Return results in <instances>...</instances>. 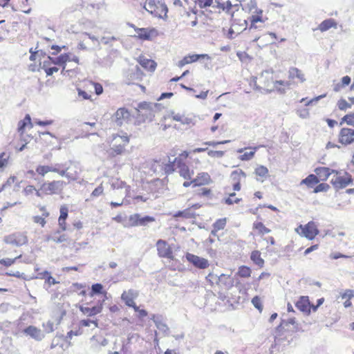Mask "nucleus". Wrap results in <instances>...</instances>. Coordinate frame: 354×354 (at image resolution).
<instances>
[{
	"label": "nucleus",
	"instance_id": "f257e3e1",
	"mask_svg": "<svg viewBox=\"0 0 354 354\" xmlns=\"http://www.w3.org/2000/svg\"><path fill=\"white\" fill-rule=\"evenodd\" d=\"M66 183L62 180H41L38 187L28 184L23 189V194L26 197L37 196L43 198L45 196L60 195L63 194Z\"/></svg>",
	"mask_w": 354,
	"mask_h": 354
},
{
	"label": "nucleus",
	"instance_id": "f03ea898",
	"mask_svg": "<svg viewBox=\"0 0 354 354\" xmlns=\"http://www.w3.org/2000/svg\"><path fill=\"white\" fill-rule=\"evenodd\" d=\"M131 135L124 131L113 133L108 139L109 147L106 150L107 158L109 159L123 156L127 152V147L130 143Z\"/></svg>",
	"mask_w": 354,
	"mask_h": 354
},
{
	"label": "nucleus",
	"instance_id": "7ed1b4c3",
	"mask_svg": "<svg viewBox=\"0 0 354 354\" xmlns=\"http://www.w3.org/2000/svg\"><path fill=\"white\" fill-rule=\"evenodd\" d=\"M274 75L269 71H264L258 77H252L250 84L254 85L255 89L261 92L270 93L274 91Z\"/></svg>",
	"mask_w": 354,
	"mask_h": 354
},
{
	"label": "nucleus",
	"instance_id": "20e7f679",
	"mask_svg": "<svg viewBox=\"0 0 354 354\" xmlns=\"http://www.w3.org/2000/svg\"><path fill=\"white\" fill-rule=\"evenodd\" d=\"M73 62L76 64V67L80 64L79 58L77 56H72L71 53H63L56 58H53L50 56H47L46 59L41 64V68L44 69L45 73L48 68H50L53 65H57L62 67L63 70L66 68L67 62Z\"/></svg>",
	"mask_w": 354,
	"mask_h": 354
},
{
	"label": "nucleus",
	"instance_id": "39448f33",
	"mask_svg": "<svg viewBox=\"0 0 354 354\" xmlns=\"http://www.w3.org/2000/svg\"><path fill=\"white\" fill-rule=\"evenodd\" d=\"M26 127H32L31 118L29 114H27L23 120L18 122L17 132L19 138H16L15 139L14 145L15 147L19 151H22L25 148L26 145L28 142V139H30L29 136L24 135L25 129Z\"/></svg>",
	"mask_w": 354,
	"mask_h": 354
},
{
	"label": "nucleus",
	"instance_id": "423d86ee",
	"mask_svg": "<svg viewBox=\"0 0 354 354\" xmlns=\"http://www.w3.org/2000/svg\"><path fill=\"white\" fill-rule=\"evenodd\" d=\"M191 120L185 117L183 114L172 111L170 114L163 117L160 124V129L163 131L169 128L177 129L178 127L175 122H178L180 124H189Z\"/></svg>",
	"mask_w": 354,
	"mask_h": 354
},
{
	"label": "nucleus",
	"instance_id": "0eeeda50",
	"mask_svg": "<svg viewBox=\"0 0 354 354\" xmlns=\"http://www.w3.org/2000/svg\"><path fill=\"white\" fill-rule=\"evenodd\" d=\"M189 154L188 151H183L173 160L180 176L185 180H190L194 174V170L191 169L185 162Z\"/></svg>",
	"mask_w": 354,
	"mask_h": 354
},
{
	"label": "nucleus",
	"instance_id": "6e6552de",
	"mask_svg": "<svg viewBox=\"0 0 354 354\" xmlns=\"http://www.w3.org/2000/svg\"><path fill=\"white\" fill-rule=\"evenodd\" d=\"M295 232L310 241L315 239L319 234L318 224L313 221H310L305 225L300 224L295 228Z\"/></svg>",
	"mask_w": 354,
	"mask_h": 354
},
{
	"label": "nucleus",
	"instance_id": "1a4fd4ad",
	"mask_svg": "<svg viewBox=\"0 0 354 354\" xmlns=\"http://www.w3.org/2000/svg\"><path fill=\"white\" fill-rule=\"evenodd\" d=\"M136 118L140 123L151 121L154 118V110L150 103L141 102L136 109Z\"/></svg>",
	"mask_w": 354,
	"mask_h": 354
},
{
	"label": "nucleus",
	"instance_id": "9d476101",
	"mask_svg": "<svg viewBox=\"0 0 354 354\" xmlns=\"http://www.w3.org/2000/svg\"><path fill=\"white\" fill-rule=\"evenodd\" d=\"M144 8L151 15L162 18L167 13V6L159 1L148 0L144 5Z\"/></svg>",
	"mask_w": 354,
	"mask_h": 354
},
{
	"label": "nucleus",
	"instance_id": "9b49d317",
	"mask_svg": "<svg viewBox=\"0 0 354 354\" xmlns=\"http://www.w3.org/2000/svg\"><path fill=\"white\" fill-rule=\"evenodd\" d=\"M212 182L210 175L207 172L198 173L196 178L192 177L190 180H185L183 186L185 188L189 187H196L209 185Z\"/></svg>",
	"mask_w": 354,
	"mask_h": 354
},
{
	"label": "nucleus",
	"instance_id": "f8f14e48",
	"mask_svg": "<svg viewBox=\"0 0 354 354\" xmlns=\"http://www.w3.org/2000/svg\"><path fill=\"white\" fill-rule=\"evenodd\" d=\"M68 168L62 165L57 164L55 166L39 165L36 167V172L38 176L44 178L48 173H57L61 176L66 175Z\"/></svg>",
	"mask_w": 354,
	"mask_h": 354
},
{
	"label": "nucleus",
	"instance_id": "ddd939ff",
	"mask_svg": "<svg viewBox=\"0 0 354 354\" xmlns=\"http://www.w3.org/2000/svg\"><path fill=\"white\" fill-rule=\"evenodd\" d=\"M104 300L102 301H98V303L92 307L90 306V304L92 303V301H86L83 303L80 306V310L84 315L88 317H93L97 314H100L102 313L103 310V305H104Z\"/></svg>",
	"mask_w": 354,
	"mask_h": 354
},
{
	"label": "nucleus",
	"instance_id": "4468645a",
	"mask_svg": "<svg viewBox=\"0 0 354 354\" xmlns=\"http://www.w3.org/2000/svg\"><path fill=\"white\" fill-rule=\"evenodd\" d=\"M351 176L346 173L335 172L330 183L335 188H344L352 183Z\"/></svg>",
	"mask_w": 354,
	"mask_h": 354
},
{
	"label": "nucleus",
	"instance_id": "2eb2a0df",
	"mask_svg": "<svg viewBox=\"0 0 354 354\" xmlns=\"http://www.w3.org/2000/svg\"><path fill=\"white\" fill-rule=\"evenodd\" d=\"M4 242L7 244L22 246L28 243V237L24 232H15L8 236H6L3 239Z\"/></svg>",
	"mask_w": 354,
	"mask_h": 354
},
{
	"label": "nucleus",
	"instance_id": "dca6fc26",
	"mask_svg": "<svg viewBox=\"0 0 354 354\" xmlns=\"http://www.w3.org/2000/svg\"><path fill=\"white\" fill-rule=\"evenodd\" d=\"M338 142L347 146L354 142V129L342 127L338 133Z\"/></svg>",
	"mask_w": 354,
	"mask_h": 354
},
{
	"label": "nucleus",
	"instance_id": "f3484780",
	"mask_svg": "<svg viewBox=\"0 0 354 354\" xmlns=\"http://www.w3.org/2000/svg\"><path fill=\"white\" fill-rule=\"evenodd\" d=\"M158 255L161 258H167L170 260L174 259L173 250L166 241L159 239L156 242Z\"/></svg>",
	"mask_w": 354,
	"mask_h": 354
},
{
	"label": "nucleus",
	"instance_id": "a211bd4d",
	"mask_svg": "<svg viewBox=\"0 0 354 354\" xmlns=\"http://www.w3.org/2000/svg\"><path fill=\"white\" fill-rule=\"evenodd\" d=\"M130 26L134 29L137 33L138 38L141 40H151L158 35V30L154 28H137L133 24H131Z\"/></svg>",
	"mask_w": 354,
	"mask_h": 354
},
{
	"label": "nucleus",
	"instance_id": "6ab92c4d",
	"mask_svg": "<svg viewBox=\"0 0 354 354\" xmlns=\"http://www.w3.org/2000/svg\"><path fill=\"white\" fill-rule=\"evenodd\" d=\"M2 6H10L15 11H21L28 13V0H0Z\"/></svg>",
	"mask_w": 354,
	"mask_h": 354
},
{
	"label": "nucleus",
	"instance_id": "aec40b11",
	"mask_svg": "<svg viewBox=\"0 0 354 354\" xmlns=\"http://www.w3.org/2000/svg\"><path fill=\"white\" fill-rule=\"evenodd\" d=\"M138 297V292L129 289L127 290H124L121 295V299L124 302V304L129 306L132 308L133 310H137V305L135 302V299Z\"/></svg>",
	"mask_w": 354,
	"mask_h": 354
},
{
	"label": "nucleus",
	"instance_id": "412c9836",
	"mask_svg": "<svg viewBox=\"0 0 354 354\" xmlns=\"http://www.w3.org/2000/svg\"><path fill=\"white\" fill-rule=\"evenodd\" d=\"M185 258L189 263L192 264L195 268L198 269H205L209 266V261L205 258L200 257L192 253L187 252Z\"/></svg>",
	"mask_w": 354,
	"mask_h": 354
},
{
	"label": "nucleus",
	"instance_id": "4be33fe9",
	"mask_svg": "<svg viewBox=\"0 0 354 354\" xmlns=\"http://www.w3.org/2000/svg\"><path fill=\"white\" fill-rule=\"evenodd\" d=\"M295 306L301 312L307 315L310 313L311 308H313L314 311L317 310V306H314L310 304L308 296H301L295 303Z\"/></svg>",
	"mask_w": 354,
	"mask_h": 354
},
{
	"label": "nucleus",
	"instance_id": "5701e85b",
	"mask_svg": "<svg viewBox=\"0 0 354 354\" xmlns=\"http://www.w3.org/2000/svg\"><path fill=\"white\" fill-rule=\"evenodd\" d=\"M129 223L131 226H145L149 223L155 221V218L150 216L142 217L139 214H134L129 216Z\"/></svg>",
	"mask_w": 354,
	"mask_h": 354
},
{
	"label": "nucleus",
	"instance_id": "b1692460",
	"mask_svg": "<svg viewBox=\"0 0 354 354\" xmlns=\"http://www.w3.org/2000/svg\"><path fill=\"white\" fill-rule=\"evenodd\" d=\"M288 73V79L291 84L295 82L303 83L306 81L304 73L302 72V71L296 67L290 68Z\"/></svg>",
	"mask_w": 354,
	"mask_h": 354
},
{
	"label": "nucleus",
	"instance_id": "393cba45",
	"mask_svg": "<svg viewBox=\"0 0 354 354\" xmlns=\"http://www.w3.org/2000/svg\"><path fill=\"white\" fill-rule=\"evenodd\" d=\"M246 174L242 169H236L232 171L230 178L232 181V187L234 191H239L241 189V180L245 178Z\"/></svg>",
	"mask_w": 354,
	"mask_h": 354
},
{
	"label": "nucleus",
	"instance_id": "a878e982",
	"mask_svg": "<svg viewBox=\"0 0 354 354\" xmlns=\"http://www.w3.org/2000/svg\"><path fill=\"white\" fill-rule=\"evenodd\" d=\"M137 62L143 68L150 73H153L156 69V62L153 59L147 58L144 55H140L137 58Z\"/></svg>",
	"mask_w": 354,
	"mask_h": 354
},
{
	"label": "nucleus",
	"instance_id": "bb28decb",
	"mask_svg": "<svg viewBox=\"0 0 354 354\" xmlns=\"http://www.w3.org/2000/svg\"><path fill=\"white\" fill-rule=\"evenodd\" d=\"M115 122L121 125L124 122L128 121L131 118V113L126 108H119L114 114Z\"/></svg>",
	"mask_w": 354,
	"mask_h": 354
},
{
	"label": "nucleus",
	"instance_id": "cd10ccee",
	"mask_svg": "<svg viewBox=\"0 0 354 354\" xmlns=\"http://www.w3.org/2000/svg\"><path fill=\"white\" fill-rule=\"evenodd\" d=\"M207 55L206 54H193V55H188L187 56H185L180 61H179L178 65L180 67H182L186 64H192L194 62H197L200 58H205L207 57Z\"/></svg>",
	"mask_w": 354,
	"mask_h": 354
},
{
	"label": "nucleus",
	"instance_id": "c85d7f7f",
	"mask_svg": "<svg viewBox=\"0 0 354 354\" xmlns=\"http://www.w3.org/2000/svg\"><path fill=\"white\" fill-rule=\"evenodd\" d=\"M24 333L37 341L41 340L44 337V334L41 330L34 326H29L26 328L24 330Z\"/></svg>",
	"mask_w": 354,
	"mask_h": 354
},
{
	"label": "nucleus",
	"instance_id": "c756f323",
	"mask_svg": "<svg viewBox=\"0 0 354 354\" xmlns=\"http://www.w3.org/2000/svg\"><path fill=\"white\" fill-rule=\"evenodd\" d=\"M252 230L257 235L261 236L271 232L270 229L267 227L261 221H256L253 223Z\"/></svg>",
	"mask_w": 354,
	"mask_h": 354
},
{
	"label": "nucleus",
	"instance_id": "7c9ffc66",
	"mask_svg": "<svg viewBox=\"0 0 354 354\" xmlns=\"http://www.w3.org/2000/svg\"><path fill=\"white\" fill-rule=\"evenodd\" d=\"M339 297L342 300H344L343 305L345 308H350L352 306L351 299L354 298V290L346 289L344 291L340 292Z\"/></svg>",
	"mask_w": 354,
	"mask_h": 354
},
{
	"label": "nucleus",
	"instance_id": "2f4dec72",
	"mask_svg": "<svg viewBox=\"0 0 354 354\" xmlns=\"http://www.w3.org/2000/svg\"><path fill=\"white\" fill-rule=\"evenodd\" d=\"M337 23L334 19H327L320 23L316 30L321 32H325L330 28H337ZM315 30V29H314Z\"/></svg>",
	"mask_w": 354,
	"mask_h": 354
},
{
	"label": "nucleus",
	"instance_id": "473e14b6",
	"mask_svg": "<svg viewBox=\"0 0 354 354\" xmlns=\"http://www.w3.org/2000/svg\"><path fill=\"white\" fill-rule=\"evenodd\" d=\"M84 88L89 93H93L92 89L93 88L96 95H99L103 93V87L101 84L94 82L93 81H87L84 85Z\"/></svg>",
	"mask_w": 354,
	"mask_h": 354
},
{
	"label": "nucleus",
	"instance_id": "72a5a7b5",
	"mask_svg": "<svg viewBox=\"0 0 354 354\" xmlns=\"http://www.w3.org/2000/svg\"><path fill=\"white\" fill-rule=\"evenodd\" d=\"M212 196V190L210 188L207 187H201L194 190L193 192V197L195 198H211Z\"/></svg>",
	"mask_w": 354,
	"mask_h": 354
},
{
	"label": "nucleus",
	"instance_id": "f704fd0d",
	"mask_svg": "<svg viewBox=\"0 0 354 354\" xmlns=\"http://www.w3.org/2000/svg\"><path fill=\"white\" fill-rule=\"evenodd\" d=\"M353 105H354V97H348V100L344 98H340L337 102L338 109L344 111L351 109Z\"/></svg>",
	"mask_w": 354,
	"mask_h": 354
},
{
	"label": "nucleus",
	"instance_id": "c9c22d12",
	"mask_svg": "<svg viewBox=\"0 0 354 354\" xmlns=\"http://www.w3.org/2000/svg\"><path fill=\"white\" fill-rule=\"evenodd\" d=\"M254 174L257 179L261 182L264 181L269 175L268 169L263 165H259L255 168Z\"/></svg>",
	"mask_w": 354,
	"mask_h": 354
},
{
	"label": "nucleus",
	"instance_id": "e433bc0d",
	"mask_svg": "<svg viewBox=\"0 0 354 354\" xmlns=\"http://www.w3.org/2000/svg\"><path fill=\"white\" fill-rule=\"evenodd\" d=\"M332 172L333 173L334 171H331V170L328 167H319L315 169V173L319 178V181L326 180Z\"/></svg>",
	"mask_w": 354,
	"mask_h": 354
},
{
	"label": "nucleus",
	"instance_id": "4c0bfd02",
	"mask_svg": "<svg viewBox=\"0 0 354 354\" xmlns=\"http://www.w3.org/2000/svg\"><path fill=\"white\" fill-rule=\"evenodd\" d=\"M250 259L251 261L260 268H263L265 264V261L263 258H261V252L259 250H253L250 254Z\"/></svg>",
	"mask_w": 354,
	"mask_h": 354
},
{
	"label": "nucleus",
	"instance_id": "58836bf2",
	"mask_svg": "<svg viewBox=\"0 0 354 354\" xmlns=\"http://www.w3.org/2000/svg\"><path fill=\"white\" fill-rule=\"evenodd\" d=\"M319 183V178L316 175L314 174H310L308 175L306 178L303 179L300 185H305L308 188H313L318 184Z\"/></svg>",
	"mask_w": 354,
	"mask_h": 354
},
{
	"label": "nucleus",
	"instance_id": "ea45409f",
	"mask_svg": "<svg viewBox=\"0 0 354 354\" xmlns=\"http://www.w3.org/2000/svg\"><path fill=\"white\" fill-rule=\"evenodd\" d=\"M291 84L290 82L288 81H283V80H274V91H277L281 93L285 92V91L287 88H289Z\"/></svg>",
	"mask_w": 354,
	"mask_h": 354
},
{
	"label": "nucleus",
	"instance_id": "a19ab883",
	"mask_svg": "<svg viewBox=\"0 0 354 354\" xmlns=\"http://www.w3.org/2000/svg\"><path fill=\"white\" fill-rule=\"evenodd\" d=\"M351 78L348 75L344 76L341 79L340 82L335 84L333 89L335 92H338V91H341L342 88L348 86L351 84Z\"/></svg>",
	"mask_w": 354,
	"mask_h": 354
},
{
	"label": "nucleus",
	"instance_id": "79ce46f5",
	"mask_svg": "<svg viewBox=\"0 0 354 354\" xmlns=\"http://www.w3.org/2000/svg\"><path fill=\"white\" fill-rule=\"evenodd\" d=\"M252 270L247 266H241L238 268L236 275L240 278H249L251 277Z\"/></svg>",
	"mask_w": 354,
	"mask_h": 354
},
{
	"label": "nucleus",
	"instance_id": "37998d69",
	"mask_svg": "<svg viewBox=\"0 0 354 354\" xmlns=\"http://www.w3.org/2000/svg\"><path fill=\"white\" fill-rule=\"evenodd\" d=\"M95 294H102L104 296L106 295V292L104 290L103 286L101 283H94L91 286V291L89 293L90 297H93Z\"/></svg>",
	"mask_w": 354,
	"mask_h": 354
},
{
	"label": "nucleus",
	"instance_id": "c03bdc74",
	"mask_svg": "<svg viewBox=\"0 0 354 354\" xmlns=\"http://www.w3.org/2000/svg\"><path fill=\"white\" fill-rule=\"evenodd\" d=\"M343 124H346L347 125L354 127V113L353 112L347 113L341 118L339 124L342 125Z\"/></svg>",
	"mask_w": 354,
	"mask_h": 354
},
{
	"label": "nucleus",
	"instance_id": "a18cd8bd",
	"mask_svg": "<svg viewBox=\"0 0 354 354\" xmlns=\"http://www.w3.org/2000/svg\"><path fill=\"white\" fill-rule=\"evenodd\" d=\"M22 257L21 254H17L14 258H4L0 259V265L5 266V267H9L13 265L17 259H21Z\"/></svg>",
	"mask_w": 354,
	"mask_h": 354
},
{
	"label": "nucleus",
	"instance_id": "49530a36",
	"mask_svg": "<svg viewBox=\"0 0 354 354\" xmlns=\"http://www.w3.org/2000/svg\"><path fill=\"white\" fill-rule=\"evenodd\" d=\"M259 148V147H251L250 149H252V151L243 153V154L239 156V159L242 161H246L252 159L255 155L256 151Z\"/></svg>",
	"mask_w": 354,
	"mask_h": 354
},
{
	"label": "nucleus",
	"instance_id": "de8ad7c7",
	"mask_svg": "<svg viewBox=\"0 0 354 354\" xmlns=\"http://www.w3.org/2000/svg\"><path fill=\"white\" fill-rule=\"evenodd\" d=\"M227 219L226 218H219L216 220L213 224V231L218 232L223 230L226 225Z\"/></svg>",
	"mask_w": 354,
	"mask_h": 354
},
{
	"label": "nucleus",
	"instance_id": "09e8293b",
	"mask_svg": "<svg viewBox=\"0 0 354 354\" xmlns=\"http://www.w3.org/2000/svg\"><path fill=\"white\" fill-rule=\"evenodd\" d=\"M241 200L242 198L237 197L235 193H231L227 198H225V203L233 205L234 203H239Z\"/></svg>",
	"mask_w": 354,
	"mask_h": 354
},
{
	"label": "nucleus",
	"instance_id": "8fccbe9b",
	"mask_svg": "<svg viewBox=\"0 0 354 354\" xmlns=\"http://www.w3.org/2000/svg\"><path fill=\"white\" fill-rule=\"evenodd\" d=\"M78 96L83 100H91V94L92 93H89L88 90L83 88H77Z\"/></svg>",
	"mask_w": 354,
	"mask_h": 354
},
{
	"label": "nucleus",
	"instance_id": "3c124183",
	"mask_svg": "<svg viewBox=\"0 0 354 354\" xmlns=\"http://www.w3.org/2000/svg\"><path fill=\"white\" fill-rule=\"evenodd\" d=\"M236 55L241 62L248 63L252 60V57L245 51H239Z\"/></svg>",
	"mask_w": 354,
	"mask_h": 354
},
{
	"label": "nucleus",
	"instance_id": "603ef678",
	"mask_svg": "<svg viewBox=\"0 0 354 354\" xmlns=\"http://www.w3.org/2000/svg\"><path fill=\"white\" fill-rule=\"evenodd\" d=\"M174 216L189 218L194 216V214L191 213L189 209H186L183 211H178L174 214Z\"/></svg>",
	"mask_w": 354,
	"mask_h": 354
},
{
	"label": "nucleus",
	"instance_id": "864d4df0",
	"mask_svg": "<svg viewBox=\"0 0 354 354\" xmlns=\"http://www.w3.org/2000/svg\"><path fill=\"white\" fill-rule=\"evenodd\" d=\"M329 185L327 183H320L317 185L313 190L314 193L325 192L329 189Z\"/></svg>",
	"mask_w": 354,
	"mask_h": 354
},
{
	"label": "nucleus",
	"instance_id": "5fc2aeb1",
	"mask_svg": "<svg viewBox=\"0 0 354 354\" xmlns=\"http://www.w3.org/2000/svg\"><path fill=\"white\" fill-rule=\"evenodd\" d=\"M213 2V0H196V3L200 8L210 7Z\"/></svg>",
	"mask_w": 354,
	"mask_h": 354
},
{
	"label": "nucleus",
	"instance_id": "6e6d98bb",
	"mask_svg": "<svg viewBox=\"0 0 354 354\" xmlns=\"http://www.w3.org/2000/svg\"><path fill=\"white\" fill-rule=\"evenodd\" d=\"M46 218H47L46 216H44L43 215L35 216L32 217V221H34V223L39 224L41 227H44L45 225L46 224Z\"/></svg>",
	"mask_w": 354,
	"mask_h": 354
},
{
	"label": "nucleus",
	"instance_id": "4d7b16f0",
	"mask_svg": "<svg viewBox=\"0 0 354 354\" xmlns=\"http://www.w3.org/2000/svg\"><path fill=\"white\" fill-rule=\"evenodd\" d=\"M252 304L257 308L260 312L263 310V305L261 304V299L259 296H255L252 299Z\"/></svg>",
	"mask_w": 354,
	"mask_h": 354
},
{
	"label": "nucleus",
	"instance_id": "13d9d810",
	"mask_svg": "<svg viewBox=\"0 0 354 354\" xmlns=\"http://www.w3.org/2000/svg\"><path fill=\"white\" fill-rule=\"evenodd\" d=\"M41 274H43V278H46V282L49 286L57 283L55 279L50 275V273L48 271H44Z\"/></svg>",
	"mask_w": 354,
	"mask_h": 354
},
{
	"label": "nucleus",
	"instance_id": "bf43d9fd",
	"mask_svg": "<svg viewBox=\"0 0 354 354\" xmlns=\"http://www.w3.org/2000/svg\"><path fill=\"white\" fill-rule=\"evenodd\" d=\"M177 169L176 165H174V161L169 162L168 164H166L164 168V170L166 174H172L174 171H175Z\"/></svg>",
	"mask_w": 354,
	"mask_h": 354
},
{
	"label": "nucleus",
	"instance_id": "052dcab7",
	"mask_svg": "<svg viewBox=\"0 0 354 354\" xmlns=\"http://www.w3.org/2000/svg\"><path fill=\"white\" fill-rule=\"evenodd\" d=\"M59 218L61 219H67L68 215V208L66 205H62L59 208Z\"/></svg>",
	"mask_w": 354,
	"mask_h": 354
},
{
	"label": "nucleus",
	"instance_id": "680f3d73",
	"mask_svg": "<svg viewBox=\"0 0 354 354\" xmlns=\"http://www.w3.org/2000/svg\"><path fill=\"white\" fill-rule=\"evenodd\" d=\"M67 236L65 234H61L59 236L48 237L47 240H53L55 243H62L67 241Z\"/></svg>",
	"mask_w": 354,
	"mask_h": 354
},
{
	"label": "nucleus",
	"instance_id": "e2e57ef3",
	"mask_svg": "<svg viewBox=\"0 0 354 354\" xmlns=\"http://www.w3.org/2000/svg\"><path fill=\"white\" fill-rule=\"evenodd\" d=\"M91 324H93L95 327H98L97 320L82 319L80 322V325L82 327L89 326Z\"/></svg>",
	"mask_w": 354,
	"mask_h": 354
},
{
	"label": "nucleus",
	"instance_id": "0e129e2a",
	"mask_svg": "<svg viewBox=\"0 0 354 354\" xmlns=\"http://www.w3.org/2000/svg\"><path fill=\"white\" fill-rule=\"evenodd\" d=\"M104 192V187L102 184H100L97 187H96L91 193V196L93 197H98L102 195Z\"/></svg>",
	"mask_w": 354,
	"mask_h": 354
},
{
	"label": "nucleus",
	"instance_id": "69168bd1",
	"mask_svg": "<svg viewBox=\"0 0 354 354\" xmlns=\"http://www.w3.org/2000/svg\"><path fill=\"white\" fill-rule=\"evenodd\" d=\"M326 96V94H324V95H319L310 100H307V98H302L300 101V102H304L305 105H308L311 103H313V102H317L319 100L324 97Z\"/></svg>",
	"mask_w": 354,
	"mask_h": 354
},
{
	"label": "nucleus",
	"instance_id": "338daca9",
	"mask_svg": "<svg viewBox=\"0 0 354 354\" xmlns=\"http://www.w3.org/2000/svg\"><path fill=\"white\" fill-rule=\"evenodd\" d=\"M6 156L5 152L0 153V168L5 167L8 164V158Z\"/></svg>",
	"mask_w": 354,
	"mask_h": 354
},
{
	"label": "nucleus",
	"instance_id": "774afa93",
	"mask_svg": "<svg viewBox=\"0 0 354 354\" xmlns=\"http://www.w3.org/2000/svg\"><path fill=\"white\" fill-rule=\"evenodd\" d=\"M125 183L120 180L118 178H116L114 181L112 182L111 186L113 188H122L124 186Z\"/></svg>",
	"mask_w": 354,
	"mask_h": 354
}]
</instances>
